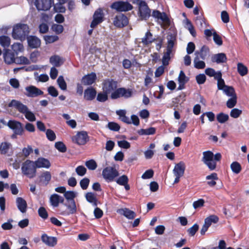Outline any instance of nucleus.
<instances>
[{"label":"nucleus","mask_w":249,"mask_h":249,"mask_svg":"<svg viewBox=\"0 0 249 249\" xmlns=\"http://www.w3.org/2000/svg\"><path fill=\"white\" fill-rule=\"evenodd\" d=\"M96 94V90L92 88H89L84 91V98L86 100L91 101L94 99Z\"/></svg>","instance_id":"27"},{"label":"nucleus","mask_w":249,"mask_h":249,"mask_svg":"<svg viewBox=\"0 0 249 249\" xmlns=\"http://www.w3.org/2000/svg\"><path fill=\"white\" fill-rule=\"evenodd\" d=\"M36 169L37 168H49L51 166V163L49 160L44 158H39L37 160L34 161Z\"/></svg>","instance_id":"19"},{"label":"nucleus","mask_w":249,"mask_h":249,"mask_svg":"<svg viewBox=\"0 0 249 249\" xmlns=\"http://www.w3.org/2000/svg\"><path fill=\"white\" fill-rule=\"evenodd\" d=\"M237 71L242 76L246 75L248 73L247 67L241 63L237 64Z\"/></svg>","instance_id":"42"},{"label":"nucleus","mask_w":249,"mask_h":249,"mask_svg":"<svg viewBox=\"0 0 249 249\" xmlns=\"http://www.w3.org/2000/svg\"><path fill=\"white\" fill-rule=\"evenodd\" d=\"M188 81V77L185 75L184 72L182 71H181L178 77V82L179 83L178 89L181 90L183 89L184 85Z\"/></svg>","instance_id":"28"},{"label":"nucleus","mask_w":249,"mask_h":249,"mask_svg":"<svg viewBox=\"0 0 249 249\" xmlns=\"http://www.w3.org/2000/svg\"><path fill=\"white\" fill-rule=\"evenodd\" d=\"M242 112V111L241 110L234 108L231 110L230 116L233 118H237L241 115Z\"/></svg>","instance_id":"54"},{"label":"nucleus","mask_w":249,"mask_h":249,"mask_svg":"<svg viewBox=\"0 0 249 249\" xmlns=\"http://www.w3.org/2000/svg\"><path fill=\"white\" fill-rule=\"evenodd\" d=\"M237 103V96L231 97L226 103L227 107L229 108L233 107Z\"/></svg>","instance_id":"47"},{"label":"nucleus","mask_w":249,"mask_h":249,"mask_svg":"<svg viewBox=\"0 0 249 249\" xmlns=\"http://www.w3.org/2000/svg\"><path fill=\"white\" fill-rule=\"evenodd\" d=\"M77 174L80 176H84L87 172L86 168L83 166H78L75 169Z\"/></svg>","instance_id":"57"},{"label":"nucleus","mask_w":249,"mask_h":249,"mask_svg":"<svg viewBox=\"0 0 249 249\" xmlns=\"http://www.w3.org/2000/svg\"><path fill=\"white\" fill-rule=\"evenodd\" d=\"M64 199L56 194H53L50 197V202L54 207L58 206L59 203H63Z\"/></svg>","instance_id":"21"},{"label":"nucleus","mask_w":249,"mask_h":249,"mask_svg":"<svg viewBox=\"0 0 249 249\" xmlns=\"http://www.w3.org/2000/svg\"><path fill=\"white\" fill-rule=\"evenodd\" d=\"M219 218L215 215H211L205 219L204 222L210 227L213 224L218 222Z\"/></svg>","instance_id":"39"},{"label":"nucleus","mask_w":249,"mask_h":249,"mask_svg":"<svg viewBox=\"0 0 249 249\" xmlns=\"http://www.w3.org/2000/svg\"><path fill=\"white\" fill-rule=\"evenodd\" d=\"M6 125L14 131V135H22L24 129L22 124L15 120H9Z\"/></svg>","instance_id":"8"},{"label":"nucleus","mask_w":249,"mask_h":249,"mask_svg":"<svg viewBox=\"0 0 249 249\" xmlns=\"http://www.w3.org/2000/svg\"><path fill=\"white\" fill-rule=\"evenodd\" d=\"M155 132L156 129L153 127L147 129H141L138 131V134L140 135H150L155 134Z\"/></svg>","instance_id":"37"},{"label":"nucleus","mask_w":249,"mask_h":249,"mask_svg":"<svg viewBox=\"0 0 249 249\" xmlns=\"http://www.w3.org/2000/svg\"><path fill=\"white\" fill-rule=\"evenodd\" d=\"M118 145L119 147L124 149H128L130 147V143L125 140L118 141Z\"/></svg>","instance_id":"62"},{"label":"nucleus","mask_w":249,"mask_h":249,"mask_svg":"<svg viewBox=\"0 0 249 249\" xmlns=\"http://www.w3.org/2000/svg\"><path fill=\"white\" fill-rule=\"evenodd\" d=\"M15 63L18 64H30V60L24 56L17 57L16 58Z\"/></svg>","instance_id":"48"},{"label":"nucleus","mask_w":249,"mask_h":249,"mask_svg":"<svg viewBox=\"0 0 249 249\" xmlns=\"http://www.w3.org/2000/svg\"><path fill=\"white\" fill-rule=\"evenodd\" d=\"M40 181L45 185L48 184L51 179V175L48 171H45L39 177Z\"/></svg>","instance_id":"32"},{"label":"nucleus","mask_w":249,"mask_h":249,"mask_svg":"<svg viewBox=\"0 0 249 249\" xmlns=\"http://www.w3.org/2000/svg\"><path fill=\"white\" fill-rule=\"evenodd\" d=\"M11 144L7 142L0 143V152L1 154H6L9 151Z\"/></svg>","instance_id":"44"},{"label":"nucleus","mask_w":249,"mask_h":249,"mask_svg":"<svg viewBox=\"0 0 249 249\" xmlns=\"http://www.w3.org/2000/svg\"><path fill=\"white\" fill-rule=\"evenodd\" d=\"M119 172L113 167L108 166L103 169L102 176L103 178L107 182H112L119 176Z\"/></svg>","instance_id":"6"},{"label":"nucleus","mask_w":249,"mask_h":249,"mask_svg":"<svg viewBox=\"0 0 249 249\" xmlns=\"http://www.w3.org/2000/svg\"><path fill=\"white\" fill-rule=\"evenodd\" d=\"M205 203V201L203 199H199L195 201L193 203V207L195 209H197L202 207Z\"/></svg>","instance_id":"56"},{"label":"nucleus","mask_w":249,"mask_h":249,"mask_svg":"<svg viewBox=\"0 0 249 249\" xmlns=\"http://www.w3.org/2000/svg\"><path fill=\"white\" fill-rule=\"evenodd\" d=\"M185 170V163L180 161L175 165L173 172L174 176L182 177L184 174Z\"/></svg>","instance_id":"18"},{"label":"nucleus","mask_w":249,"mask_h":249,"mask_svg":"<svg viewBox=\"0 0 249 249\" xmlns=\"http://www.w3.org/2000/svg\"><path fill=\"white\" fill-rule=\"evenodd\" d=\"M85 197L89 202L91 203L93 206H96L97 205L96 198L93 193L91 192L87 193L85 195Z\"/></svg>","instance_id":"43"},{"label":"nucleus","mask_w":249,"mask_h":249,"mask_svg":"<svg viewBox=\"0 0 249 249\" xmlns=\"http://www.w3.org/2000/svg\"><path fill=\"white\" fill-rule=\"evenodd\" d=\"M202 161L211 170H213L216 168V163L213 160L214 155L211 151H204L202 153Z\"/></svg>","instance_id":"7"},{"label":"nucleus","mask_w":249,"mask_h":249,"mask_svg":"<svg viewBox=\"0 0 249 249\" xmlns=\"http://www.w3.org/2000/svg\"><path fill=\"white\" fill-rule=\"evenodd\" d=\"M103 20V14L101 9L96 10L93 16V20L90 24V27L95 28L98 24Z\"/></svg>","instance_id":"16"},{"label":"nucleus","mask_w":249,"mask_h":249,"mask_svg":"<svg viewBox=\"0 0 249 249\" xmlns=\"http://www.w3.org/2000/svg\"><path fill=\"white\" fill-rule=\"evenodd\" d=\"M227 57L224 53H219L214 54L212 57V61L217 64L225 63L227 61Z\"/></svg>","instance_id":"26"},{"label":"nucleus","mask_w":249,"mask_h":249,"mask_svg":"<svg viewBox=\"0 0 249 249\" xmlns=\"http://www.w3.org/2000/svg\"><path fill=\"white\" fill-rule=\"evenodd\" d=\"M107 127L110 130L114 131H118L120 128L119 125L114 122L108 123L107 124Z\"/></svg>","instance_id":"60"},{"label":"nucleus","mask_w":249,"mask_h":249,"mask_svg":"<svg viewBox=\"0 0 249 249\" xmlns=\"http://www.w3.org/2000/svg\"><path fill=\"white\" fill-rule=\"evenodd\" d=\"M57 83L62 90H66L67 89V84L65 82L63 76H59L57 80Z\"/></svg>","instance_id":"45"},{"label":"nucleus","mask_w":249,"mask_h":249,"mask_svg":"<svg viewBox=\"0 0 249 249\" xmlns=\"http://www.w3.org/2000/svg\"><path fill=\"white\" fill-rule=\"evenodd\" d=\"M232 172L235 174H238L242 170L241 164L237 161L232 162L230 165Z\"/></svg>","instance_id":"36"},{"label":"nucleus","mask_w":249,"mask_h":249,"mask_svg":"<svg viewBox=\"0 0 249 249\" xmlns=\"http://www.w3.org/2000/svg\"><path fill=\"white\" fill-rule=\"evenodd\" d=\"M85 165L87 168L91 170H95L97 167V164L95 160H90L85 162Z\"/></svg>","instance_id":"51"},{"label":"nucleus","mask_w":249,"mask_h":249,"mask_svg":"<svg viewBox=\"0 0 249 249\" xmlns=\"http://www.w3.org/2000/svg\"><path fill=\"white\" fill-rule=\"evenodd\" d=\"M89 183V179L87 178H83L80 182L81 187L83 190L87 189Z\"/></svg>","instance_id":"63"},{"label":"nucleus","mask_w":249,"mask_h":249,"mask_svg":"<svg viewBox=\"0 0 249 249\" xmlns=\"http://www.w3.org/2000/svg\"><path fill=\"white\" fill-rule=\"evenodd\" d=\"M111 8L119 12H126L131 10L133 9V6L128 2L117 1L114 2Z\"/></svg>","instance_id":"9"},{"label":"nucleus","mask_w":249,"mask_h":249,"mask_svg":"<svg viewBox=\"0 0 249 249\" xmlns=\"http://www.w3.org/2000/svg\"><path fill=\"white\" fill-rule=\"evenodd\" d=\"M16 205L18 209L22 213L26 212L27 207L26 201L22 197H18L16 200Z\"/></svg>","instance_id":"23"},{"label":"nucleus","mask_w":249,"mask_h":249,"mask_svg":"<svg viewBox=\"0 0 249 249\" xmlns=\"http://www.w3.org/2000/svg\"><path fill=\"white\" fill-rule=\"evenodd\" d=\"M198 52V56L199 55L202 59L205 60L207 56L209 55L210 50L208 47L203 46Z\"/></svg>","instance_id":"41"},{"label":"nucleus","mask_w":249,"mask_h":249,"mask_svg":"<svg viewBox=\"0 0 249 249\" xmlns=\"http://www.w3.org/2000/svg\"><path fill=\"white\" fill-rule=\"evenodd\" d=\"M39 215L43 219L47 218L48 215L47 211L44 207H40L38 210Z\"/></svg>","instance_id":"64"},{"label":"nucleus","mask_w":249,"mask_h":249,"mask_svg":"<svg viewBox=\"0 0 249 249\" xmlns=\"http://www.w3.org/2000/svg\"><path fill=\"white\" fill-rule=\"evenodd\" d=\"M96 79V75L94 72H91L84 76L82 79L83 84L85 85H90L92 84Z\"/></svg>","instance_id":"22"},{"label":"nucleus","mask_w":249,"mask_h":249,"mask_svg":"<svg viewBox=\"0 0 249 249\" xmlns=\"http://www.w3.org/2000/svg\"><path fill=\"white\" fill-rule=\"evenodd\" d=\"M50 62L55 67H59L63 63V61L58 55H53L50 57Z\"/></svg>","instance_id":"33"},{"label":"nucleus","mask_w":249,"mask_h":249,"mask_svg":"<svg viewBox=\"0 0 249 249\" xmlns=\"http://www.w3.org/2000/svg\"><path fill=\"white\" fill-rule=\"evenodd\" d=\"M28 45L32 48H36L40 45V39L35 36H30L27 37Z\"/></svg>","instance_id":"25"},{"label":"nucleus","mask_w":249,"mask_h":249,"mask_svg":"<svg viewBox=\"0 0 249 249\" xmlns=\"http://www.w3.org/2000/svg\"><path fill=\"white\" fill-rule=\"evenodd\" d=\"M10 107L15 108L19 112L23 114L25 118L30 122L36 121L34 113L30 110L28 107L21 102L16 100H12L8 104Z\"/></svg>","instance_id":"1"},{"label":"nucleus","mask_w":249,"mask_h":249,"mask_svg":"<svg viewBox=\"0 0 249 249\" xmlns=\"http://www.w3.org/2000/svg\"><path fill=\"white\" fill-rule=\"evenodd\" d=\"M155 38L152 34L149 32H147L144 36L142 38V42L144 45H148L154 41Z\"/></svg>","instance_id":"31"},{"label":"nucleus","mask_w":249,"mask_h":249,"mask_svg":"<svg viewBox=\"0 0 249 249\" xmlns=\"http://www.w3.org/2000/svg\"><path fill=\"white\" fill-rule=\"evenodd\" d=\"M24 94L28 97L34 98L42 95L43 92L34 86H29L25 88Z\"/></svg>","instance_id":"11"},{"label":"nucleus","mask_w":249,"mask_h":249,"mask_svg":"<svg viewBox=\"0 0 249 249\" xmlns=\"http://www.w3.org/2000/svg\"><path fill=\"white\" fill-rule=\"evenodd\" d=\"M53 3V0H36L35 1V4L38 10H48Z\"/></svg>","instance_id":"13"},{"label":"nucleus","mask_w":249,"mask_h":249,"mask_svg":"<svg viewBox=\"0 0 249 249\" xmlns=\"http://www.w3.org/2000/svg\"><path fill=\"white\" fill-rule=\"evenodd\" d=\"M116 182L120 185H123L128 183V178L126 175H122L116 180Z\"/></svg>","instance_id":"50"},{"label":"nucleus","mask_w":249,"mask_h":249,"mask_svg":"<svg viewBox=\"0 0 249 249\" xmlns=\"http://www.w3.org/2000/svg\"><path fill=\"white\" fill-rule=\"evenodd\" d=\"M29 32V27L27 24L18 23L13 27L12 37L15 39L22 40L25 39Z\"/></svg>","instance_id":"4"},{"label":"nucleus","mask_w":249,"mask_h":249,"mask_svg":"<svg viewBox=\"0 0 249 249\" xmlns=\"http://www.w3.org/2000/svg\"><path fill=\"white\" fill-rule=\"evenodd\" d=\"M183 23L185 28L189 31L190 33L192 35V36H195L196 35V32L191 21L188 19L186 18L184 20Z\"/></svg>","instance_id":"35"},{"label":"nucleus","mask_w":249,"mask_h":249,"mask_svg":"<svg viewBox=\"0 0 249 249\" xmlns=\"http://www.w3.org/2000/svg\"><path fill=\"white\" fill-rule=\"evenodd\" d=\"M46 135L47 139L50 141H53L56 138L54 132L51 129H47L46 132Z\"/></svg>","instance_id":"55"},{"label":"nucleus","mask_w":249,"mask_h":249,"mask_svg":"<svg viewBox=\"0 0 249 249\" xmlns=\"http://www.w3.org/2000/svg\"><path fill=\"white\" fill-rule=\"evenodd\" d=\"M121 97H123L125 98L130 97L132 96V90L129 89H125L123 88H121L120 92Z\"/></svg>","instance_id":"49"},{"label":"nucleus","mask_w":249,"mask_h":249,"mask_svg":"<svg viewBox=\"0 0 249 249\" xmlns=\"http://www.w3.org/2000/svg\"><path fill=\"white\" fill-rule=\"evenodd\" d=\"M133 3L138 6V16L141 20H147L150 18L151 13V9L144 0H135Z\"/></svg>","instance_id":"3"},{"label":"nucleus","mask_w":249,"mask_h":249,"mask_svg":"<svg viewBox=\"0 0 249 249\" xmlns=\"http://www.w3.org/2000/svg\"><path fill=\"white\" fill-rule=\"evenodd\" d=\"M64 196L66 199L70 202L74 200V198L75 197V193L73 191H65Z\"/></svg>","instance_id":"52"},{"label":"nucleus","mask_w":249,"mask_h":249,"mask_svg":"<svg viewBox=\"0 0 249 249\" xmlns=\"http://www.w3.org/2000/svg\"><path fill=\"white\" fill-rule=\"evenodd\" d=\"M118 212L129 219H132L136 216L135 213L127 208L119 209Z\"/></svg>","instance_id":"30"},{"label":"nucleus","mask_w":249,"mask_h":249,"mask_svg":"<svg viewBox=\"0 0 249 249\" xmlns=\"http://www.w3.org/2000/svg\"><path fill=\"white\" fill-rule=\"evenodd\" d=\"M113 23L116 27H123L128 24V19L124 14L119 13L115 17Z\"/></svg>","instance_id":"12"},{"label":"nucleus","mask_w":249,"mask_h":249,"mask_svg":"<svg viewBox=\"0 0 249 249\" xmlns=\"http://www.w3.org/2000/svg\"><path fill=\"white\" fill-rule=\"evenodd\" d=\"M108 93H106V92H104L103 91V92H99L97 96V100L101 102H104L107 99V94Z\"/></svg>","instance_id":"53"},{"label":"nucleus","mask_w":249,"mask_h":249,"mask_svg":"<svg viewBox=\"0 0 249 249\" xmlns=\"http://www.w3.org/2000/svg\"><path fill=\"white\" fill-rule=\"evenodd\" d=\"M22 173L27 177L32 178L36 175V167L34 161L27 160L22 164Z\"/></svg>","instance_id":"5"},{"label":"nucleus","mask_w":249,"mask_h":249,"mask_svg":"<svg viewBox=\"0 0 249 249\" xmlns=\"http://www.w3.org/2000/svg\"><path fill=\"white\" fill-rule=\"evenodd\" d=\"M44 39L46 43H52L58 39L57 36H44Z\"/></svg>","instance_id":"61"},{"label":"nucleus","mask_w":249,"mask_h":249,"mask_svg":"<svg viewBox=\"0 0 249 249\" xmlns=\"http://www.w3.org/2000/svg\"><path fill=\"white\" fill-rule=\"evenodd\" d=\"M223 93L228 97L235 96L236 95L234 88L231 86H227L222 90Z\"/></svg>","instance_id":"38"},{"label":"nucleus","mask_w":249,"mask_h":249,"mask_svg":"<svg viewBox=\"0 0 249 249\" xmlns=\"http://www.w3.org/2000/svg\"><path fill=\"white\" fill-rule=\"evenodd\" d=\"M3 57L4 61L6 63L10 64L14 62L15 63L16 57L15 54L14 53H12L9 49H5L4 54Z\"/></svg>","instance_id":"20"},{"label":"nucleus","mask_w":249,"mask_h":249,"mask_svg":"<svg viewBox=\"0 0 249 249\" xmlns=\"http://www.w3.org/2000/svg\"><path fill=\"white\" fill-rule=\"evenodd\" d=\"M11 49L14 53L18 55L19 53H21L24 50L23 45L20 43H15L11 46Z\"/></svg>","instance_id":"34"},{"label":"nucleus","mask_w":249,"mask_h":249,"mask_svg":"<svg viewBox=\"0 0 249 249\" xmlns=\"http://www.w3.org/2000/svg\"><path fill=\"white\" fill-rule=\"evenodd\" d=\"M198 54V51H196L195 53L196 56L194 59V67L197 69H202L205 67V63L203 61L199 60Z\"/></svg>","instance_id":"29"},{"label":"nucleus","mask_w":249,"mask_h":249,"mask_svg":"<svg viewBox=\"0 0 249 249\" xmlns=\"http://www.w3.org/2000/svg\"><path fill=\"white\" fill-rule=\"evenodd\" d=\"M42 241L49 247H54L57 244V238L55 237L49 236L46 234H43L41 236Z\"/></svg>","instance_id":"17"},{"label":"nucleus","mask_w":249,"mask_h":249,"mask_svg":"<svg viewBox=\"0 0 249 249\" xmlns=\"http://www.w3.org/2000/svg\"><path fill=\"white\" fill-rule=\"evenodd\" d=\"M229 118V117L228 114H224L222 112L218 114L216 116L217 121L221 124H223L227 122Z\"/></svg>","instance_id":"46"},{"label":"nucleus","mask_w":249,"mask_h":249,"mask_svg":"<svg viewBox=\"0 0 249 249\" xmlns=\"http://www.w3.org/2000/svg\"><path fill=\"white\" fill-rule=\"evenodd\" d=\"M88 134L84 131L78 132L72 138V142L78 145L85 144L88 141Z\"/></svg>","instance_id":"10"},{"label":"nucleus","mask_w":249,"mask_h":249,"mask_svg":"<svg viewBox=\"0 0 249 249\" xmlns=\"http://www.w3.org/2000/svg\"><path fill=\"white\" fill-rule=\"evenodd\" d=\"M55 148L61 152H66L67 149L65 144L61 142H58L55 143Z\"/></svg>","instance_id":"59"},{"label":"nucleus","mask_w":249,"mask_h":249,"mask_svg":"<svg viewBox=\"0 0 249 249\" xmlns=\"http://www.w3.org/2000/svg\"><path fill=\"white\" fill-rule=\"evenodd\" d=\"M117 83L113 80L107 79L104 81L103 84V90L104 92L111 93L117 89Z\"/></svg>","instance_id":"14"},{"label":"nucleus","mask_w":249,"mask_h":249,"mask_svg":"<svg viewBox=\"0 0 249 249\" xmlns=\"http://www.w3.org/2000/svg\"><path fill=\"white\" fill-rule=\"evenodd\" d=\"M11 43V39L9 37L5 36H0V44L4 48H7Z\"/></svg>","instance_id":"40"},{"label":"nucleus","mask_w":249,"mask_h":249,"mask_svg":"<svg viewBox=\"0 0 249 249\" xmlns=\"http://www.w3.org/2000/svg\"><path fill=\"white\" fill-rule=\"evenodd\" d=\"M52 29L53 32L57 34L61 33L64 30L62 25L56 24H53L52 27Z\"/></svg>","instance_id":"58"},{"label":"nucleus","mask_w":249,"mask_h":249,"mask_svg":"<svg viewBox=\"0 0 249 249\" xmlns=\"http://www.w3.org/2000/svg\"><path fill=\"white\" fill-rule=\"evenodd\" d=\"M176 40V37L170 35L167 36V46L163 53L162 58V63L164 66L168 65L171 58L174 55V46Z\"/></svg>","instance_id":"2"},{"label":"nucleus","mask_w":249,"mask_h":249,"mask_svg":"<svg viewBox=\"0 0 249 249\" xmlns=\"http://www.w3.org/2000/svg\"><path fill=\"white\" fill-rule=\"evenodd\" d=\"M69 211H64L61 212V214L63 215H69L70 214L75 213L77 211L76 204L74 200L69 202V204L67 205Z\"/></svg>","instance_id":"24"},{"label":"nucleus","mask_w":249,"mask_h":249,"mask_svg":"<svg viewBox=\"0 0 249 249\" xmlns=\"http://www.w3.org/2000/svg\"><path fill=\"white\" fill-rule=\"evenodd\" d=\"M152 16L157 19L159 23L165 24H168L169 23V19L164 12H160L158 10H154L152 12Z\"/></svg>","instance_id":"15"}]
</instances>
